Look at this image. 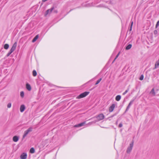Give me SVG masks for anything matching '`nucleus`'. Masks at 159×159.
I'll use <instances>...</instances> for the list:
<instances>
[{"label":"nucleus","mask_w":159,"mask_h":159,"mask_svg":"<svg viewBox=\"0 0 159 159\" xmlns=\"http://www.w3.org/2000/svg\"><path fill=\"white\" fill-rule=\"evenodd\" d=\"M115 107V104H113L111 105L109 107V112H112Z\"/></svg>","instance_id":"7"},{"label":"nucleus","mask_w":159,"mask_h":159,"mask_svg":"<svg viewBox=\"0 0 159 159\" xmlns=\"http://www.w3.org/2000/svg\"><path fill=\"white\" fill-rule=\"evenodd\" d=\"M48 0H42V1L43 2H46V1H47Z\"/></svg>","instance_id":"35"},{"label":"nucleus","mask_w":159,"mask_h":159,"mask_svg":"<svg viewBox=\"0 0 159 159\" xmlns=\"http://www.w3.org/2000/svg\"><path fill=\"white\" fill-rule=\"evenodd\" d=\"M119 56H118V55H117L116 56L115 58L114 61H113V63L114 62V61H115V60Z\"/></svg>","instance_id":"32"},{"label":"nucleus","mask_w":159,"mask_h":159,"mask_svg":"<svg viewBox=\"0 0 159 159\" xmlns=\"http://www.w3.org/2000/svg\"><path fill=\"white\" fill-rule=\"evenodd\" d=\"M98 121L97 120H95L94 121H92L91 122H89V125H91V124H92L93 123H95L96 122H98Z\"/></svg>","instance_id":"26"},{"label":"nucleus","mask_w":159,"mask_h":159,"mask_svg":"<svg viewBox=\"0 0 159 159\" xmlns=\"http://www.w3.org/2000/svg\"><path fill=\"white\" fill-rule=\"evenodd\" d=\"M143 79V75H142L139 78V80H142Z\"/></svg>","instance_id":"29"},{"label":"nucleus","mask_w":159,"mask_h":159,"mask_svg":"<svg viewBox=\"0 0 159 159\" xmlns=\"http://www.w3.org/2000/svg\"><path fill=\"white\" fill-rule=\"evenodd\" d=\"M134 141L132 140V142L129 144V147L127 150L126 152L127 153H129L131 152L134 145Z\"/></svg>","instance_id":"3"},{"label":"nucleus","mask_w":159,"mask_h":159,"mask_svg":"<svg viewBox=\"0 0 159 159\" xmlns=\"http://www.w3.org/2000/svg\"><path fill=\"white\" fill-rule=\"evenodd\" d=\"M85 123H86V122L84 121L83 122H82L80 123L79 124L75 125L74 126V127H79L82 126H84V125Z\"/></svg>","instance_id":"9"},{"label":"nucleus","mask_w":159,"mask_h":159,"mask_svg":"<svg viewBox=\"0 0 159 159\" xmlns=\"http://www.w3.org/2000/svg\"><path fill=\"white\" fill-rule=\"evenodd\" d=\"M134 100V99L131 100L129 103L128 105H129L130 106L133 103Z\"/></svg>","instance_id":"23"},{"label":"nucleus","mask_w":159,"mask_h":159,"mask_svg":"<svg viewBox=\"0 0 159 159\" xmlns=\"http://www.w3.org/2000/svg\"><path fill=\"white\" fill-rule=\"evenodd\" d=\"M121 98V96L120 95H118L116 97L115 99L116 101H118L120 100Z\"/></svg>","instance_id":"14"},{"label":"nucleus","mask_w":159,"mask_h":159,"mask_svg":"<svg viewBox=\"0 0 159 159\" xmlns=\"http://www.w3.org/2000/svg\"><path fill=\"white\" fill-rule=\"evenodd\" d=\"M102 79L101 78L99 79V80H98L95 83V85H97L102 80Z\"/></svg>","instance_id":"24"},{"label":"nucleus","mask_w":159,"mask_h":159,"mask_svg":"<svg viewBox=\"0 0 159 159\" xmlns=\"http://www.w3.org/2000/svg\"><path fill=\"white\" fill-rule=\"evenodd\" d=\"M130 107L129 105H128L127 107V108H126V109L125 112V113L128 110H129V108Z\"/></svg>","instance_id":"25"},{"label":"nucleus","mask_w":159,"mask_h":159,"mask_svg":"<svg viewBox=\"0 0 159 159\" xmlns=\"http://www.w3.org/2000/svg\"><path fill=\"white\" fill-rule=\"evenodd\" d=\"M158 1H159V0H158Z\"/></svg>","instance_id":"38"},{"label":"nucleus","mask_w":159,"mask_h":159,"mask_svg":"<svg viewBox=\"0 0 159 159\" xmlns=\"http://www.w3.org/2000/svg\"><path fill=\"white\" fill-rule=\"evenodd\" d=\"M159 67V59L156 61L155 65V68L154 69H155Z\"/></svg>","instance_id":"12"},{"label":"nucleus","mask_w":159,"mask_h":159,"mask_svg":"<svg viewBox=\"0 0 159 159\" xmlns=\"http://www.w3.org/2000/svg\"><path fill=\"white\" fill-rule=\"evenodd\" d=\"M54 8V7H52L51 8L48 9V10H47L46 11L45 15L46 16L48 14L51 13L52 12V11L53 10Z\"/></svg>","instance_id":"8"},{"label":"nucleus","mask_w":159,"mask_h":159,"mask_svg":"<svg viewBox=\"0 0 159 159\" xmlns=\"http://www.w3.org/2000/svg\"><path fill=\"white\" fill-rule=\"evenodd\" d=\"M122 126V123H120L119 124L118 126L120 128Z\"/></svg>","instance_id":"31"},{"label":"nucleus","mask_w":159,"mask_h":159,"mask_svg":"<svg viewBox=\"0 0 159 159\" xmlns=\"http://www.w3.org/2000/svg\"><path fill=\"white\" fill-rule=\"evenodd\" d=\"M157 31L156 30H154V34H157Z\"/></svg>","instance_id":"34"},{"label":"nucleus","mask_w":159,"mask_h":159,"mask_svg":"<svg viewBox=\"0 0 159 159\" xmlns=\"http://www.w3.org/2000/svg\"><path fill=\"white\" fill-rule=\"evenodd\" d=\"M24 95V93L23 91H22L20 93V96L22 98H23Z\"/></svg>","instance_id":"22"},{"label":"nucleus","mask_w":159,"mask_h":159,"mask_svg":"<svg viewBox=\"0 0 159 159\" xmlns=\"http://www.w3.org/2000/svg\"><path fill=\"white\" fill-rule=\"evenodd\" d=\"M35 152V149L34 148H33V147L31 148L30 149V153H34Z\"/></svg>","instance_id":"16"},{"label":"nucleus","mask_w":159,"mask_h":159,"mask_svg":"<svg viewBox=\"0 0 159 159\" xmlns=\"http://www.w3.org/2000/svg\"><path fill=\"white\" fill-rule=\"evenodd\" d=\"M39 35H37L32 40V42L33 43H34L36 41V40L38 39L39 38Z\"/></svg>","instance_id":"13"},{"label":"nucleus","mask_w":159,"mask_h":159,"mask_svg":"<svg viewBox=\"0 0 159 159\" xmlns=\"http://www.w3.org/2000/svg\"><path fill=\"white\" fill-rule=\"evenodd\" d=\"M37 72L35 70H33V76H36L37 75Z\"/></svg>","instance_id":"20"},{"label":"nucleus","mask_w":159,"mask_h":159,"mask_svg":"<svg viewBox=\"0 0 159 159\" xmlns=\"http://www.w3.org/2000/svg\"><path fill=\"white\" fill-rule=\"evenodd\" d=\"M25 106L24 105H21L20 107V111L21 112H23L25 110Z\"/></svg>","instance_id":"10"},{"label":"nucleus","mask_w":159,"mask_h":159,"mask_svg":"<svg viewBox=\"0 0 159 159\" xmlns=\"http://www.w3.org/2000/svg\"><path fill=\"white\" fill-rule=\"evenodd\" d=\"M95 117H96V118L98 119L99 120H103L104 118V116L103 114H100L97 116L94 117L92 118L91 119H90L89 120H91Z\"/></svg>","instance_id":"5"},{"label":"nucleus","mask_w":159,"mask_h":159,"mask_svg":"<svg viewBox=\"0 0 159 159\" xmlns=\"http://www.w3.org/2000/svg\"><path fill=\"white\" fill-rule=\"evenodd\" d=\"M149 93L152 96H155V90H151V91Z\"/></svg>","instance_id":"15"},{"label":"nucleus","mask_w":159,"mask_h":159,"mask_svg":"<svg viewBox=\"0 0 159 159\" xmlns=\"http://www.w3.org/2000/svg\"><path fill=\"white\" fill-rule=\"evenodd\" d=\"M9 47V45L8 44H6L4 45V49H8Z\"/></svg>","instance_id":"19"},{"label":"nucleus","mask_w":159,"mask_h":159,"mask_svg":"<svg viewBox=\"0 0 159 159\" xmlns=\"http://www.w3.org/2000/svg\"><path fill=\"white\" fill-rule=\"evenodd\" d=\"M159 25V21H158L156 24V28H157Z\"/></svg>","instance_id":"30"},{"label":"nucleus","mask_w":159,"mask_h":159,"mask_svg":"<svg viewBox=\"0 0 159 159\" xmlns=\"http://www.w3.org/2000/svg\"><path fill=\"white\" fill-rule=\"evenodd\" d=\"M11 107V103H9L7 105V107L8 108H10Z\"/></svg>","instance_id":"27"},{"label":"nucleus","mask_w":159,"mask_h":159,"mask_svg":"<svg viewBox=\"0 0 159 159\" xmlns=\"http://www.w3.org/2000/svg\"><path fill=\"white\" fill-rule=\"evenodd\" d=\"M89 92L86 91L81 93L76 97V99H80L86 97L89 93Z\"/></svg>","instance_id":"2"},{"label":"nucleus","mask_w":159,"mask_h":159,"mask_svg":"<svg viewBox=\"0 0 159 159\" xmlns=\"http://www.w3.org/2000/svg\"><path fill=\"white\" fill-rule=\"evenodd\" d=\"M19 139V137L17 136H15L13 138V140L14 142H17Z\"/></svg>","instance_id":"11"},{"label":"nucleus","mask_w":159,"mask_h":159,"mask_svg":"<svg viewBox=\"0 0 159 159\" xmlns=\"http://www.w3.org/2000/svg\"><path fill=\"white\" fill-rule=\"evenodd\" d=\"M133 23V21H131V25H130V28H129V31H131L132 30Z\"/></svg>","instance_id":"21"},{"label":"nucleus","mask_w":159,"mask_h":159,"mask_svg":"<svg viewBox=\"0 0 159 159\" xmlns=\"http://www.w3.org/2000/svg\"><path fill=\"white\" fill-rule=\"evenodd\" d=\"M32 130V128L31 127L29 128L27 130L25 131L24 134L23 136L22 139L27 136L29 132H31Z\"/></svg>","instance_id":"4"},{"label":"nucleus","mask_w":159,"mask_h":159,"mask_svg":"<svg viewBox=\"0 0 159 159\" xmlns=\"http://www.w3.org/2000/svg\"><path fill=\"white\" fill-rule=\"evenodd\" d=\"M118 113H115L114 114L111 116L110 117H109L108 118H111V117H114V116H116L117 114Z\"/></svg>","instance_id":"28"},{"label":"nucleus","mask_w":159,"mask_h":159,"mask_svg":"<svg viewBox=\"0 0 159 159\" xmlns=\"http://www.w3.org/2000/svg\"><path fill=\"white\" fill-rule=\"evenodd\" d=\"M132 45L131 44H129L125 48V49L128 50L131 48L132 47Z\"/></svg>","instance_id":"17"},{"label":"nucleus","mask_w":159,"mask_h":159,"mask_svg":"<svg viewBox=\"0 0 159 159\" xmlns=\"http://www.w3.org/2000/svg\"><path fill=\"white\" fill-rule=\"evenodd\" d=\"M27 155L26 152H23L22 153L20 156V158L21 159H26L27 157Z\"/></svg>","instance_id":"6"},{"label":"nucleus","mask_w":159,"mask_h":159,"mask_svg":"<svg viewBox=\"0 0 159 159\" xmlns=\"http://www.w3.org/2000/svg\"><path fill=\"white\" fill-rule=\"evenodd\" d=\"M120 54V52H119L118 53V54L117 55H118V56H119Z\"/></svg>","instance_id":"36"},{"label":"nucleus","mask_w":159,"mask_h":159,"mask_svg":"<svg viewBox=\"0 0 159 159\" xmlns=\"http://www.w3.org/2000/svg\"><path fill=\"white\" fill-rule=\"evenodd\" d=\"M116 124H117V121H116Z\"/></svg>","instance_id":"37"},{"label":"nucleus","mask_w":159,"mask_h":159,"mask_svg":"<svg viewBox=\"0 0 159 159\" xmlns=\"http://www.w3.org/2000/svg\"><path fill=\"white\" fill-rule=\"evenodd\" d=\"M128 90H126L125 92L123 93V95H125L126 93H127L128 92Z\"/></svg>","instance_id":"33"},{"label":"nucleus","mask_w":159,"mask_h":159,"mask_svg":"<svg viewBox=\"0 0 159 159\" xmlns=\"http://www.w3.org/2000/svg\"><path fill=\"white\" fill-rule=\"evenodd\" d=\"M17 46V43L16 42L15 43L13 44L12 46V47L11 49L10 50L9 52L7 55V57L9 56L14 51L15 49H16V47Z\"/></svg>","instance_id":"1"},{"label":"nucleus","mask_w":159,"mask_h":159,"mask_svg":"<svg viewBox=\"0 0 159 159\" xmlns=\"http://www.w3.org/2000/svg\"><path fill=\"white\" fill-rule=\"evenodd\" d=\"M26 88L27 89H31V87L30 85L28 83H27L26 84Z\"/></svg>","instance_id":"18"}]
</instances>
